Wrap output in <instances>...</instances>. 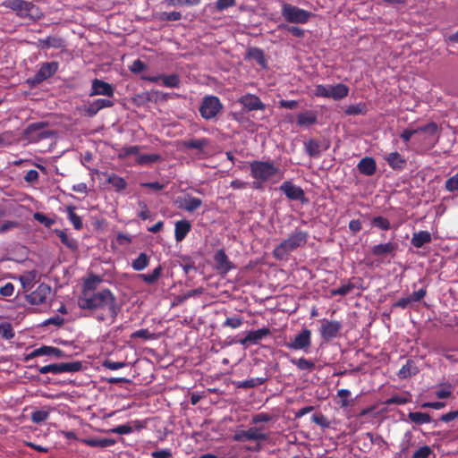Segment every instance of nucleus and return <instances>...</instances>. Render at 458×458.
I'll list each match as a JSON object with an SVG mask.
<instances>
[{"mask_svg": "<svg viewBox=\"0 0 458 458\" xmlns=\"http://www.w3.org/2000/svg\"><path fill=\"white\" fill-rule=\"evenodd\" d=\"M397 249V243L394 242H388L386 243H379L374 245L371 249V253L375 257L383 258L388 254L394 253Z\"/></svg>", "mask_w": 458, "mask_h": 458, "instance_id": "cd10ccee", "label": "nucleus"}, {"mask_svg": "<svg viewBox=\"0 0 458 458\" xmlns=\"http://www.w3.org/2000/svg\"><path fill=\"white\" fill-rule=\"evenodd\" d=\"M49 417V411L47 410H37L31 412L30 420L35 424H39L47 420Z\"/></svg>", "mask_w": 458, "mask_h": 458, "instance_id": "603ef678", "label": "nucleus"}, {"mask_svg": "<svg viewBox=\"0 0 458 458\" xmlns=\"http://www.w3.org/2000/svg\"><path fill=\"white\" fill-rule=\"evenodd\" d=\"M138 207L140 208V210L138 212V216L141 220L148 219L150 217V211H149V208H148L147 203L143 200H140L138 202Z\"/></svg>", "mask_w": 458, "mask_h": 458, "instance_id": "0e129e2a", "label": "nucleus"}, {"mask_svg": "<svg viewBox=\"0 0 458 458\" xmlns=\"http://www.w3.org/2000/svg\"><path fill=\"white\" fill-rule=\"evenodd\" d=\"M371 225L384 231L391 229L390 221L382 216H374L371 219Z\"/></svg>", "mask_w": 458, "mask_h": 458, "instance_id": "09e8293b", "label": "nucleus"}, {"mask_svg": "<svg viewBox=\"0 0 458 458\" xmlns=\"http://www.w3.org/2000/svg\"><path fill=\"white\" fill-rule=\"evenodd\" d=\"M130 337L131 339L142 338L144 340H152L155 338V335L149 332L148 329L143 328L131 333Z\"/></svg>", "mask_w": 458, "mask_h": 458, "instance_id": "13d9d810", "label": "nucleus"}, {"mask_svg": "<svg viewBox=\"0 0 458 458\" xmlns=\"http://www.w3.org/2000/svg\"><path fill=\"white\" fill-rule=\"evenodd\" d=\"M417 373H419V369L416 366L415 361L409 359L407 360L406 363L399 369L397 375L400 378L405 379L415 376Z\"/></svg>", "mask_w": 458, "mask_h": 458, "instance_id": "473e14b6", "label": "nucleus"}, {"mask_svg": "<svg viewBox=\"0 0 458 458\" xmlns=\"http://www.w3.org/2000/svg\"><path fill=\"white\" fill-rule=\"evenodd\" d=\"M270 335L271 330L268 327H263L258 330L248 331L244 338L239 340L233 339L230 344H240L242 346L248 347L250 345L258 344L261 340Z\"/></svg>", "mask_w": 458, "mask_h": 458, "instance_id": "f8f14e48", "label": "nucleus"}, {"mask_svg": "<svg viewBox=\"0 0 458 458\" xmlns=\"http://www.w3.org/2000/svg\"><path fill=\"white\" fill-rule=\"evenodd\" d=\"M343 325L338 320H329L327 318H323L321 320V325L318 329L320 337L325 342H330L331 340L336 338L342 330Z\"/></svg>", "mask_w": 458, "mask_h": 458, "instance_id": "9d476101", "label": "nucleus"}, {"mask_svg": "<svg viewBox=\"0 0 458 458\" xmlns=\"http://www.w3.org/2000/svg\"><path fill=\"white\" fill-rule=\"evenodd\" d=\"M76 208L74 206H67L66 213L68 220L72 224L75 230H81L83 227L82 220L80 216L75 213Z\"/></svg>", "mask_w": 458, "mask_h": 458, "instance_id": "ea45409f", "label": "nucleus"}, {"mask_svg": "<svg viewBox=\"0 0 458 458\" xmlns=\"http://www.w3.org/2000/svg\"><path fill=\"white\" fill-rule=\"evenodd\" d=\"M318 116L314 111L307 110L305 112L300 113L297 115V124L299 126H310L313 125L317 123Z\"/></svg>", "mask_w": 458, "mask_h": 458, "instance_id": "2f4dec72", "label": "nucleus"}, {"mask_svg": "<svg viewBox=\"0 0 458 458\" xmlns=\"http://www.w3.org/2000/svg\"><path fill=\"white\" fill-rule=\"evenodd\" d=\"M191 230V225L188 220H179L174 225V238L177 242L185 239Z\"/></svg>", "mask_w": 458, "mask_h": 458, "instance_id": "c756f323", "label": "nucleus"}, {"mask_svg": "<svg viewBox=\"0 0 458 458\" xmlns=\"http://www.w3.org/2000/svg\"><path fill=\"white\" fill-rule=\"evenodd\" d=\"M38 46L42 49H61L65 47V41L61 37L48 36L46 38L38 39Z\"/></svg>", "mask_w": 458, "mask_h": 458, "instance_id": "b1692460", "label": "nucleus"}, {"mask_svg": "<svg viewBox=\"0 0 458 458\" xmlns=\"http://www.w3.org/2000/svg\"><path fill=\"white\" fill-rule=\"evenodd\" d=\"M331 85H317L315 87L314 95L316 97L330 98Z\"/></svg>", "mask_w": 458, "mask_h": 458, "instance_id": "69168bd1", "label": "nucleus"}, {"mask_svg": "<svg viewBox=\"0 0 458 458\" xmlns=\"http://www.w3.org/2000/svg\"><path fill=\"white\" fill-rule=\"evenodd\" d=\"M216 269L223 274L228 273L233 268V263L229 260L225 251L221 249L214 255Z\"/></svg>", "mask_w": 458, "mask_h": 458, "instance_id": "412c9836", "label": "nucleus"}, {"mask_svg": "<svg viewBox=\"0 0 458 458\" xmlns=\"http://www.w3.org/2000/svg\"><path fill=\"white\" fill-rule=\"evenodd\" d=\"M244 323L242 317L235 315L233 317H228L222 324V327H229L232 329L240 328Z\"/></svg>", "mask_w": 458, "mask_h": 458, "instance_id": "49530a36", "label": "nucleus"}, {"mask_svg": "<svg viewBox=\"0 0 458 458\" xmlns=\"http://www.w3.org/2000/svg\"><path fill=\"white\" fill-rule=\"evenodd\" d=\"M90 97L102 95L108 98H113L114 95V89L112 84L106 82L99 79H94L91 84V89L89 94Z\"/></svg>", "mask_w": 458, "mask_h": 458, "instance_id": "2eb2a0df", "label": "nucleus"}, {"mask_svg": "<svg viewBox=\"0 0 458 458\" xmlns=\"http://www.w3.org/2000/svg\"><path fill=\"white\" fill-rule=\"evenodd\" d=\"M351 392L348 389H339L337 391V396L341 398L340 406L342 408H345L350 405V403L348 401Z\"/></svg>", "mask_w": 458, "mask_h": 458, "instance_id": "338daca9", "label": "nucleus"}, {"mask_svg": "<svg viewBox=\"0 0 458 458\" xmlns=\"http://www.w3.org/2000/svg\"><path fill=\"white\" fill-rule=\"evenodd\" d=\"M161 157L158 154H142L140 155L135 162L140 165H146L159 161Z\"/></svg>", "mask_w": 458, "mask_h": 458, "instance_id": "de8ad7c7", "label": "nucleus"}, {"mask_svg": "<svg viewBox=\"0 0 458 458\" xmlns=\"http://www.w3.org/2000/svg\"><path fill=\"white\" fill-rule=\"evenodd\" d=\"M408 402H409V399L407 397L399 395V394H395V395H393L390 398H388L385 402V403L386 405H392V404L402 405V404L407 403Z\"/></svg>", "mask_w": 458, "mask_h": 458, "instance_id": "774afa93", "label": "nucleus"}, {"mask_svg": "<svg viewBox=\"0 0 458 458\" xmlns=\"http://www.w3.org/2000/svg\"><path fill=\"white\" fill-rule=\"evenodd\" d=\"M54 356L58 359L66 358V353L57 347L43 345L39 348L34 349L28 356V358H35L38 356Z\"/></svg>", "mask_w": 458, "mask_h": 458, "instance_id": "aec40b11", "label": "nucleus"}, {"mask_svg": "<svg viewBox=\"0 0 458 458\" xmlns=\"http://www.w3.org/2000/svg\"><path fill=\"white\" fill-rule=\"evenodd\" d=\"M53 367V374H62V373H74L82 369V362L81 361H72V362H62V363H54Z\"/></svg>", "mask_w": 458, "mask_h": 458, "instance_id": "4be33fe9", "label": "nucleus"}, {"mask_svg": "<svg viewBox=\"0 0 458 458\" xmlns=\"http://www.w3.org/2000/svg\"><path fill=\"white\" fill-rule=\"evenodd\" d=\"M2 5L15 12L16 15L21 19L38 21L44 16L38 6L26 0H4Z\"/></svg>", "mask_w": 458, "mask_h": 458, "instance_id": "20e7f679", "label": "nucleus"}, {"mask_svg": "<svg viewBox=\"0 0 458 458\" xmlns=\"http://www.w3.org/2000/svg\"><path fill=\"white\" fill-rule=\"evenodd\" d=\"M33 217L38 223L44 225L46 227H51L55 224V220L53 218L48 217L43 213L36 212L33 215Z\"/></svg>", "mask_w": 458, "mask_h": 458, "instance_id": "680f3d73", "label": "nucleus"}, {"mask_svg": "<svg viewBox=\"0 0 458 458\" xmlns=\"http://www.w3.org/2000/svg\"><path fill=\"white\" fill-rule=\"evenodd\" d=\"M248 56L255 60L261 67L265 68L267 66V60L262 49L259 47L250 48L248 51Z\"/></svg>", "mask_w": 458, "mask_h": 458, "instance_id": "37998d69", "label": "nucleus"}, {"mask_svg": "<svg viewBox=\"0 0 458 458\" xmlns=\"http://www.w3.org/2000/svg\"><path fill=\"white\" fill-rule=\"evenodd\" d=\"M51 292V287L48 284L42 283L38 284V286L34 291L26 296V300L32 305L45 304L47 303Z\"/></svg>", "mask_w": 458, "mask_h": 458, "instance_id": "ddd939ff", "label": "nucleus"}, {"mask_svg": "<svg viewBox=\"0 0 458 458\" xmlns=\"http://www.w3.org/2000/svg\"><path fill=\"white\" fill-rule=\"evenodd\" d=\"M224 106L218 97L207 95L202 98L199 112L205 120L214 119L221 111Z\"/></svg>", "mask_w": 458, "mask_h": 458, "instance_id": "423d86ee", "label": "nucleus"}, {"mask_svg": "<svg viewBox=\"0 0 458 458\" xmlns=\"http://www.w3.org/2000/svg\"><path fill=\"white\" fill-rule=\"evenodd\" d=\"M357 168L361 174L370 176L376 173L377 164L373 157H366L360 160Z\"/></svg>", "mask_w": 458, "mask_h": 458, "instance_id": "c85d7f7f", "label": "nucleus"}, {"mask_svg": "<svg viewBox=\"0 0 458 458\" xmlns=\"http://www.w3.org/2000/svg\"><path fill=\"white\" fill-rule=\"evenodd\" d=\"M275 416L267 412H259L255 414L251 419L252 424L269 422L275 420Z\"/></svg>", "mask_w": 458, "mask_h": 458, "instance_id": "4d7b16f0", "label": "nucleus"}, {"mask_svg": "<svg viewBox=\"0 0 458 458\" xmlns=\"http://www.w3.org/2000/svg\"><path fill=\"white\" fill-rule=\"evenodd\" d=\"M292 364H294L300 370H307L311 371L315 368V362L310 360H307L303 357L300 359L293 358L290 360Z\"/></svg>", "mask_w": 458, "mask_h": 458, "instance_id": "c03bdc74", "label": "nucleus"}, {"mask_svg": "<svg viewBox=\"0 0 458 458\" xmlns=\"http://www.w3.org/2000/svg\"><path fill=\"white\" fill-rule=\"evenodd\" d=\"M142 79L150 82H158L161 80L164 87L171 89L179 88L181 82L179 75L175 73L169 75L161 74L158 76H143Z\"/></svg>", "mask_w": 458, "mask_h": 458, "instance_id": "dca6fc26", "label": "nucleus"}, {"mask_svg": "<svg viewBox=\"0 0 458 458\" xmlns=\"http://www.w3.org/2000/svg\"><path fill=\"white\" fill-rule=\"evenodd\" d=\"M262 427H250L248 429L238 430L233 437V439L237 442L255 441L257 445L253 447H249V450L259 452L261 450L260 443L268 439V434L262 431Z\"/></svg>", "mask_w": 458, "mask_h": 458, "instance_id": "39448f33", "label": "nucleus"}, {"mask_svg": "<svg viewBox=\"0 0 458 458\" xmlns=\"http://www.w3.org/2000/svg\"><path fill=\"white\" fill-rule=\"evenodd\" d=\"M417 131V133L423 132L428 134V136H436L438 131V125L435 122H430L427 123L426 125L420 126L415 129Z\"/></svg>", "mask_w": 458, "mask_h": 458, "instance_id": "8fccbe9b", "label": "nucleus"}, {"mask_svg": "<svg viewBox=\"0 0 458 458\" xmlns=\"http://www.w3.org/2000/svg\"><path fill=\"white\" fill-rule=\"evenodd\" d=\"M0 335L6 340H11L14 337L15 334L10 323L4 322L0 324Z\"/></svg>", "mask_w": 458, "mask_h": 458, "instance_id": "6e6d98bb", "label": "nucleus"}, {"mask_svg": "<svg viewBox=\"0 0 458 458\" xmlns=\"http://www.w3.org/2000/svg\"><path fill=\"white\" fill-rule=\"evenodd\" d=\"M102 282V279L99 276L90 275L88 278H86L82 284L81 294L79 297H85L87 295L96 293L98 285Z\"/></svg>", "mask_w": 458, "mask_h": 458, "instance_id": "393cba45", "label": "nucleus"}, {"mask_svg": "<svg viewBox=\"0 0 458 458\" xmlns=\"http://www.w3.org/2000/svg\"><path fill=\"white\" fill-rule=\"evenodd\" d=\"M150 258L145 252H140L139 256L132 260L131 267L135 271H142L145 269L149 264Z\"/></svg>", "mask_w": 458, "mask_h": 458, "instance_id": "a19ab883", "label": "nucleus"}, {"mask_svg": "<svg viewBox=\"0 0 458 458\" xmlns=\"http://www.w3.org/2000/svg\"><path fill=\"white\" fill-rule=\"evenodd\" d=\"M415 445L413 435L411 431L404 433L400 443V451L397 453V458H409L410 450Z\"/></svg>", "mask_w": 458, "mask_h": 458, "instance_id": "bb28decb", "label": "nucleus"}, {"mask_svg": "<svg viewBox=\"0 0 458 458\" xmlns=\"http://www.w3.org/2000/svg\"><path fill=\"white\" fill-rule=\"evenodd\" d=\"M239 102L248 111L266 109V105L261 101V99L258 96L253 94H246L242 96L239 99Z\"/></svg>", "mask_w": 458, "mask_h": 458, "instance_id": "6ab92c4d", "label": "nucleus"}, {"mask_svg": "<svg viewBox=\"0 0 458 458\" xmlns=\"http://www.w3.org/2000/svg\"><path fill=\"white\" fill-rule=\"evenodd\" d=\"M408 418L416 425H422L432 421V419L428 413L420 411H411L408 413Z\"/></svg>", "mask_w": 458, "mask_h": 458, "instance_id": "58836bf2", "label": "nucleus"}, {"mask_svg": "<svg viewBox=\"0 0 458 458\" xmlns=\"http://www.w3.org/2000/svg\"><path fill=\"white\" fill-rule=\"evenodd\" d=\"M366 105L364 103H358L355 105H350L345 109L344 113L347 115H358L366 113Z\"/></svg>", "mask_w": 458, "mask_h": 458, "instance_id": "3c124183", "label": "nucleus"}, {"mask_svg": "<svg viewBox=\"0 0 458 458\" xmlns=\"http://www.w3.org/2000/svg\"><path fill=\"white\" fill-rule=\"evenodd\" d=\"M281 13L284 19L289 23L305 24L312 16L310 12L290 4H283Z\"/></svg>", "mask_w": 458, "mask_h": 458, "instance_id": "6e6552de", "label": "nucleus"}, {"mask_svg": "<svg viewBox=\"0 0 458 458\" xmlns=\"http://www.w3.org/2000/svg\"><path fill=\"white\" fill-rule=\"evenodd\" d=\"M176 203L179 208L191 213L201 207L202 200L199 198L187 195L184 198H178Z\"/></svg>", "mask_w": 458, "mask_h": 458, "instance_id": "5701e85b", "label": "nucleus"}, {"mask_svg": "<svg viewBox=\"0 0 458 458\" xmlns=\"http://www.w3.org/2000/svg\"><path fill=\"white\" fill-rule=\"evenodd\" d=\"M210 140L208 138H191L182 141V147L185 149H196L200 156L206 154L205 148L208 147Z\"/></svg>", "mask_w": 458, "mask_h": 458, "instance_id": "f3484780", "label": "nucleus"}, {"mask_svg": "<svg viewBox=\"0 0 458 458\" xmlns=\"http://www.w3.org/2000/svg\"><path fill=\"white\" fill-rule=\"evenodd\" d=\"M169 6H195L198 5L201 0H165Z\"/></svg>", "mask_w": 458, "mask_h": 458, "instance_id": "bf43d9fd", "label": "nucleus"}, {"mask_svg": "<svg viewBox=\"0 0 458 458\" xmlns=\"http://www.w3.org/2000/svg\"><path fill=\"white\" fill-rule=\"evenodd\" d=\"M431 233L428 231H419L412 234L411 244L415 248H422L425 244L431 242Z\"/></svg>", "mask_w": 458, "mask_h": 458, "instance_id": "7c9ffc66", "label": "nucleus"}, {"mask_svg": "<svg viewBox=\"0 0 458 458\" xmlns=\"http://www.w3.org/2000/svg\"><path fill=\"white\" fill-rule=\"evenodd\" d=\"M163 268L159 265L156 268L153 269L151 274H140L138 276L147 284H153L160 278L162 275Z\"/></svg>", "mask_w": 458, "mask_h": 458, "instance_id": "4c0bfd02", "label": "nucleus"}, {"mask_svg": "<svg viewBox=\"0 0 458 458\" xmlns=\"http://www.w3.org/2000/svg\"><path fill=\"white\" fill-rule=\"evenodd\" d=\"M305 150L311 157H318L321 154L320 144L316 140H310L305 142Z\"/></svg>", "mask_w": 458, "mask_h": 458, "instance_id": "a18cd8bd", "label": "nucleus"}, {"mask_svg": "<svg viewBox=\"0 0 458 458\" xmlns=\"http://www.w3.org/2000/svg\"><path fill=\"white\" fill-rule=\"evenodd\" d=\"M356 288V284L350 279L344 282L340 287L330 290L331 296H346Z\"/></svg>", "mask_w": 458, "mask_h": 458, "instance_id": "e433bc0d", "label": "nucleus"}, {"mask_svg": "<svg viewBox=\"0 0 458 458\" xmlns=\"http://www.w3.org/2000/svg\"><path fill=\"white\" fill-rule=\"evenodd\" d=\"M113 106L114 102L110 99L98 98L84 107V113L89 117H94L100 110Z\"/></svg>", "mask_w": 458, "mask_h": 458, "instance_id": "a211bd4d", "label": "nucleus"}, {"mask_svg": "<svg viewBox=\"0 0 458 458\" xmlns=\"http://www.w3.org/2000/svg\"><path fill=\"white\" fill-rule=\"evenodd\" d=\"M47 126V123L38 122L28 125L24 130V137L30 141H38L43 139L49 138L53 132L46 131L45 128Z\"/></svg>", "mask_w": 458, "mask_h": 458, "instance_id": "9b49d317", "label": "nucleus"}, {"mask_svg": "<svg viewBox=\"0 0 458 458\" xmlns=\"http://www.w3.org/2000/svg\"><path fill=\"white\" fill-rule=\"evenodd\" d=\"M386 159L393 169L402 170L406 165V159L396 151L389 153Z\"/></svg>", "mask_w": 458, "mask_h": 458, "instance_id": "72a5a7b5", "label": "nucleus"}, {"mask_svg": "<svg viewBox=\"0 0 458 458\" xmlns=\"http://www.w3.org/2000/svg\"><path fill=\"white\" fill-rule=\"evenodd\" d=\"M267 380V377H253L243 381H238L235 383L238 388H253L258 386L263 385Z\"/></svg>", "mask_w": 458, "mask_h": 458, "instance_id": "79ce46f5", "label": "nucleus"}, {"mask_svg": "<svg viewBox=\"0 0 458 458\" xmlns=\"http://www.w3.org/2000/svg\"><path fill=\"white\" fill-rule=\"evenodd\" d=\"M106 182L118 192L124 191L128 185L127 182L123 177L115 174H107Z\"/></svg>", "mask_w": 458, "mask_h": 458, "instance_id": "c9c22d12", "label": "nucleus"}, {"mask_svg": "<svg viewBox=\"0 0 458 458\" xmlns=\"http://www.w3.org/2000/svg\"><path fill=\"white\" fill-rule=\"evenodd\" d=\"M278 29L284 30L290 32L293 36H294L296 38H303L304 34H305L304 30H302L301 28H300L298 26H292V25L282 23V24L278 25Z\"/></svg>", "mask_w": 458, "mask_h": 458, "instance_id": "864d4df0", "label": "nucleus"}, {"mask_svg": "<svg viewBox=\"0 0 458 458\" xmlns=\"http://www.w3.org/2000/svg\"><path fill=\"white\" fill-rule=\"evenodd\" d=\"M55 233L57 236L60 238L62 243L64 244L67 248L71 250H75L77 248L76 242L72 239H70L64 231L56 230Z\"/></svg>", "mask_w": 458, "mask_h": 458, "instance_id": "5fc2aeb1", "label": "nucleus"}, {"mask_svg": "<svg viewBox=\"0 0 458 458\" xmlns=\"http://www.w3.org/2000/svg\"><path fill=\"white\" fill-rule=\"evenodd\" d=\"M433 451L430 446L423 445L417 449L411 458H428L432 454Z\"/></svg>", "mask_w": 458, "mask_h": 458, "instance_id": "e2e57ef3", "label": "nucleus"}, {"mask_svg": "<svg viewBox=\"0 0 458 458\" xmlns=\"http://www.w3.org/2000/svg\"><path fill=\"white\" fill-rule=\"evenodd\" d=\"M250 172L252 182V188L255 190H263L264 183L276 177L280 169L272 160L261 161L254 160L250 163Z\"/></svg>", "mask_w": 458, "mask_h": 458, "instance_id": "f03ea898", "label": "nucleus"}, {"mask_svg": "<svg viewBox=\"0 0 458 458\" xmlns=\"http://www.w3.org/2000/svg\"><path fill=\"white\" fill-rule=\"evenodd\" d=\"M78 306L98 322L106 319H110L111 323L114 322L121 310L115 295L107 288L89 296L86 294L85 297H79Z\"/></svg>", "mask_w": 458, "mask_h": 458, "instance_id": "f257e3e1", "label": "nucleus"}, {"mask_svg": "<svg viewBox=\"0 0 458 458\" xmlns=\"http://www.w3.org/2000/svg\"><path fill=\"white\" fill-rule=\"evenodd\" d=\"M445 189L449 192L458 191V172L445 181Z\"/></svg>", "mask_w": 458, "mask_h": 458, "instance_id": "052dcab7", "label": "nucleus"}, {"mask_svg": "<svg viewBox=\"0 0 458 458\" xmlns=\"http://www.w3.org/2000/svg\"><path fill=\"white\" fill-rule=\"evenodd\" d=\"M311 344V331L308 328H303L290 342L285 343V347L293 351L301 350L307 353Z\"/></svg>", "mask_w": 458, "mask_h": 458, "instance_id": "1a4fd4ad", "label": "nucleus"}, {"mask_svg": "<svg viewBox=\"0 0 458 458\" xmlns=\"http://www.w3.org/2000/svg\"><path fill=\"white\" fill-rule=\"evenodd\" d=\"M59 69V63L56 61L46 62L40 64L37 73L33 77L26 80V83L30 89L42 83L44 81L54 76Z\"/></svg>", "mask_w": 458, "mask_h": 458, "instance_id": "0eeeda50", "label": "nucleus"}, {"mask_svg": "<svg viewBox=\"0 0 458 458\" xmlns=\"http://www.w3.org/2000/svg\"><path fill=\"white\" fill-rule=\"evenodd\" d=\"M348 94L349 87L344 83H338L335 86H331L330 98H333L335 101L344 98Z\"/></svg>", "mask_w": 458, "mask_h": 458, "instance_id": "f704fd0d", "label": "nucleus"}, {"mask_svg": "<svg viewBox=\"0 0 458 458\" xmlns=\"http://www.w3.org/2000/svg\"><path fill=\"white\" fill-rule=\"evenodd\" d=\"M80 442L83 445L90 447L106 448L113 446L116 444V440L114 438H100V437H88L81 438Z\"/></svg>", "mask_w": 458, "mask_h": 458, "instance_id": "a878e982", "label": "nucleus"}, {"mask_svg": "<svg viewBox=\"0 0 458 458\" xmlns=\"http://www.w3.org/2000/svg\"><path fill=\"white\" fill-rule=\"evenodd\" d=\"M308 239V232L296 229L288 236L287 239L284 240L274 249L273 255L276 259H283L289 253L294 251L300 247L304 246L307 243Z\"/></svg>", "mask_w": 458, "mask_h": 458, "instance_id": "7ed1b4c3", "label": "nucleus"}, {"mask_svg": "<svg viewBox=\"0 0 458 458\" xmlns=\"http://www.w3.org/2000/svg\"><path fill=\"white\" fill-rule=\"evenodd\" d=\"M280 191L291 200H300L301 203L308 202L304 191L291 181L284 182L280 186Z\"/></svg>", "mask_w": 458, "mask_h": 458, "instance_id": "4468645a", "label": "nucleus"}]
</instances>
